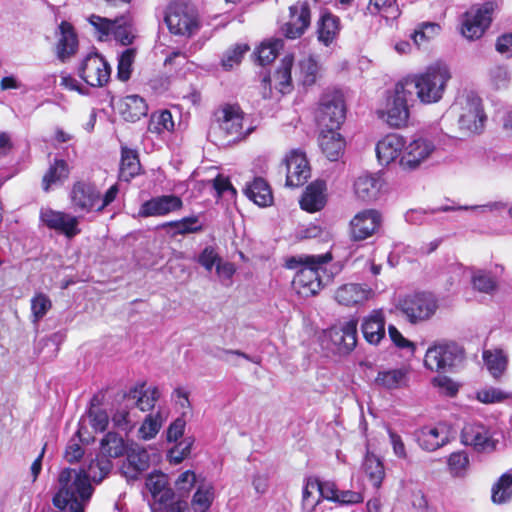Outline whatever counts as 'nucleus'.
Instances as JSON below:
<instances>
[{
    "label": "nucleus",
    "instance_id": "obj_60",
    "mask_svg": "<svg viewBox=\"0 0 512 512\" xmlns=\"http://www.w3.org/2000/svg\"><path fill=\"white\" fill-rule=\"evenodd\" d=\"M146 487L152 496L170 488L167 475L162 472L149 474L146 479Z\"/></svg>",
    "mask_w": 512,
    "mask_h": 512
},
{
    "label": "nucleus",
    "instance_id": "obj_8",
    "mask_svg": "<svg viewBox=\"0 0 512 512\" xmlns=\"http://www.w3.org/2000/svg\"><path fill=\"white\" fill-rule=\"evenodd\" d=\"M164 21L175 35L191 36L199 29L197 12L193 6L176 2L167 7Z\"/></svg>",
    "mask_w": 512,
    "mask_h": 512
},
{
    "label": "nucleus",
    "instance_id": "obj_58",
    "mask_svg": "<svg viewBox=\"0 0 512 512\" xmlns=\"http://www.w3.org/2000/svg\"><path fill=\"white\" fill-rule=\"evenodd\" d=\"M89 23L94 27L97 37L100 41L106 40L112 32L114 20L104 18L98 15H91Z\"/></svg>",
    "mask_w": 512,
    "mask_h": 512
},
{
    "label": "nucleus",
    "instance_id": "obj_40",
    "mask_svg": "<svg viewBox=\"0 0 512 512\" xmlns=\"http://www.w3.org/2000/svg\"><path fill=\"white\" fill-rule=\"evenodd\" d=\"M363 469L372 485L379 488L385 477L384 465L380 458L368 451L363 462Z\"/></svg>",
    "mask_w": 512,
    "mask_h": 512
},
{
    "label": "nucleus",
    "instance_id": "obj_5",
    "mask_svg": "<svg viewBox=\"0 0 512 512\" xmlns=\"http://www.w3.org/2000/svg\"><path fill=\"white\" fill-rule=\"evenodd\" d=\"M438 308L437 300L431 293H415L400 299L395 310H390V316L408 317L409 320H427Z\"/></svg>",
    "mask_w": 512,
    "mask_h": 512
},
{
    "label": "nucleus",
    "instance_id": "obj_64",
    "mask_svg": "<svg viewBox=\"0 0 512 512\" xmlns=\"http://www.w3.org/2000/svg\"><path fill=\"white\" fill-rule=\"evenodd\" d=\"M51 308L50 299L44 294H38L31 300V310L35 318H42Z\"/></svg>",
    "mask_w": 512,
    "mask_h": 512
},
{
    "label": "nucleus",
    "instance_id": "obj_53",
    "mask_svg": "<svg viewBox=\"0 0 512 512\" xmlns=\"http://www.w3.org/2000/svg\"><path fill=\"white\" fill-rule=\"evenodd\" d=\"M90 498H52L57 512H84Z\"/></svg>",
    "mask_w": 512,
    "mask_h": 512
},
{
    "label": "nucleus",
    "instance_id": "obj_59",
    "mask_svg": "<svg viewBox=\"0 0 512 512\" xmlns=\"http://www.w3.org/2000/svg\"><path fill=\"white\" fill-rule=\"evenodd\" d=\"M433 386L439 389V392L448 397H454L459 391V384L446 375H438L432 379Z\"/></svg>",
    "mask_w": 512,
    "mask_h": 512
},
{
    "label": "nucleus",
    "instance_id": "obj_17",
    "mask_svg": "<svg viewBox=\"0 0 512 512\" xmlns=\"http://www.w3.org/2000/svg\"><path fill=\"white\" fill-rule=\"evenodd\" d=\"M182 207V199L175 194L155 196L140 205L138 216L141 218L163 217L181 210Z\"/></svg>",
    "mask_w": 512,
    "mask_h": 512
},
{
    "label": "nucleus",
    "instance_id": "obj_18",
    "mask_svg": "<svg viewBox=\"0 0 512 512\" xmlns=\"http://www.w3.org/2000/svg\"><path fill=\"white\" fill-rule=\"evenodd\" d=\"M40 220L49 229L55 230L69 239L81 232L78 227V217L65 212L55 211L51 208L41 209Z\"/></svg>",
    "mask_w": 512,
    "mask_h": 512
},
{
    "label": "nucleus",
    "instance_id": "obj_22",
    "mask_svg": "<svg viewBox=\"0 0 512 512\" xmlns=\"http://www.w3.org/2000/svg\"><path fill=\"white\" fill-rule=\"evenodd\" d=\"M150 456L147 450L137 444H131L126 452V462L122 469L126 476L137 478L149 468Z\"/></svg>",
    "mask_w": 512,
    "mask_h": 512
},
{
    "label": "nucleus",
    "instance_id": "obj_46",
    "mask_svg": "<svg viewBox=\"0 0 512 512\" xmlns=\"http://www.w3.org/2000/svg\"><path fill=\"white\" fill-rule=\"evenodd\" d=\"M164 422V418L160 411L148 414L142 422L138 433L143 440L153 439L160 431Z\"/></svg>",
    "mask_w": 512,
    "mask_h": 512
},
{
    "label": "nucleus",
    "instance_id": "obj_24",
    "mask_svg": "<svg viewBox=\"0 0 512 512\" xmlns=\"http://www.w3.org/2000/svg\"><path fill=\"white\" fill-rule=\"evenodd\" d=\"M58 29L59 39L56 47V53L58 59L65 62L77 52L78 38L74 27L67 21H62Z\"/></svg>",
    "mask_w": 512,
    "mask_h": 512
},
{
    "label": "nucleus",
    "instance_id": "obj_6",
    "mask_svg": "<svg viewBox=\"0 0 512 512\" xmlns=\"http://www.w3.org/2000/svg\"><path fill=\"white\" fill-rule=\"evenodd\" d=\"M214 116L215 121L210 127V136L214 135L228 143L241 138L243 116L238 106L226 105L217 110Z\"/></svg>",
    "mask_w": 512,
    "mask_h": 512
},
{
    "label": "nucleus",
    "instance_id": "obj_20",
    "mask_svg": "<svg viewBox=\"0 0 512 512\" xmlns=\"http://www.w3.org/2000/svg\"><path fill=\"white\" fill-rule=\"evenodd\" d=\"M461 441L465 445L473 446L478 452L495 448L489 430L481 423L465 424L461 431Z\"/></svg>",
    "mask_w": 512,
    "mask_h": 512
},
{
    "label": "nucleus",
    "instance_id": "obj_13",
    "mask_svg": "<svg viewBox=\"0 0 512 512\" xmlns=\"http://www.w3.org/2000/svg\"><path fill=\"white\" fill-rule=\"evenodd\" d=\"M435 150L432 141L426 138H417L404 145L399 159L401 168L405 171H414L427 161Z\"/></svg>",
    "mask_w": 512,
    "mask_h": 512
},
{
    "label": "nucleus",
    "instance_id": "obj_14",
    "mask_svg": "<svg viewBox=\"0 0 512 512\" xmlns=\"http://www.w3.org/2000/svg\"><path fill=\"white\" fill-rule=\"evenodd\" d=\"M110 66L107 61L97 53L85 57L79 67V76L91 87H101L110 78Z\"/></svg>",
    "mask_w": 512,
    "mask_h": 512
},
{
    "label": "nucleus",
    "instance_id": "obj_4",
    "mask_svg": "<svg viewBox=\"0 0 512 512\" xmlns=\"http://www.w3.org/2000/svg\"><path fill=\"white\" fill-rule=\"evenodd\" d=\"M358 322H338L323 330L320 337L324 349L334 354L350 353L357 344Z\"/></svg>",
    "mask_w": 512,
    "mask_h": 512
},
{
    "label": "nucleus",
    "instance_id": "obj_31",
    "mask_svg": "<svg viewBox=\"0 0 512 512\" xmlns=\"http://www.w3.org/2000/svg\"><path fill=\"white\" fill-rule=\"evenodd\" d=\"M340 31V19L330 12L321 15L317 23L318 41L329 46L337 37Z\"/></svg>",
    "mask_w": 512,
    "mask_h": 512
},
{
    "label": "nucleus",
    "instance_id": "obj_39",
    "mask_svg": "<svg viewBox=\"0 0 512 512\" xmlns=\"http://www.w3.org/2000/svg\"><path fill=\"white\" fill-rule=\"evenodd\" d=\"M406 382L407 370L403 368L379 371L375 378L376 385L388 390L398 389L405 386Z\"/></svg>",
    "mask_w": 512,
    "mask_h": 512
},
{
    "label": "nucleus",
    "instance_id": "obj_56",
    "mask_svg": "<svg viewBox=\"0 0 512 512\" xmlns=\"http://www.w3.org/2000/svg\"><path fill=\"white\" fill-rule=\"evenodd\" d=\"M249 50V46L246 44H237L232 49L226 51L222 58V66L226 69H232L235 65H238L244 54Z\"/></svg>",
    "mask_w": 512,
    "mask_h": 512
},
{
    "label": "nucleus",
    "instance_id": "obj_52",
    "mask_svg": "<svg viewBox=\"0 0 512 512\" xmlns=\"http://www.w3.org/2000/svg\"><path fill=\"white\" fill-rule=\"evenodd\" d=\"M135 55V49L128 48L118 56L117 77L119 80L127 81L130 79Z\"/></svg>",
    "mask_w": 512,
    "mask_h": 512
},
{
    "label": "nucleus",
    "instance_id": "obj_44",
    "mask_svg": "<svg viewBox=\"0 0 512 512\" xmlns=\"http://www.w3.org/2000/svg\"><path fill=\"white\" fill-rule=\"evenodd\" d=\"M483 360L493 377L499 378L507 368L508 359L503 350H485Z\"/></svg>",
    "mask_w": 512,
    "mask_h": 512
},
{
    "label": "nucleus",
    "instance_id": "obj_49",
    "mask_svg": "<svg viewBox=\"0 0 512 512\" xmlns=\"http://www.w3.org/2000/svg\"><path fill=\"white\" fill-rule=\"evenodd\" d=\"M283 40L275 39L268 43H262L255 54L257 55V61L260 65L265 66L273 62L278 52L281 48H283Z\"/></svg>",
    "mask_w": 512,
    "mask_h": 512
},
{
    "label": "nucleus",
    "instance_id": "obj_50",
    "mask_svg": "<svg viewBox=\"0 0 512 512\" xmlns=\"http://www.w3.org/2000/svg\"><path fill=\"white\" fill-rule=\"evenodd\" d=\"M174 129V121L172 114L169 110H163L158 113H153L148 126V130L152 133H163L165 131L171 132Z\"/></svg>",
    "mask_w": 512,
    "mask_h": 512
},
{
    "label": "nucleus",
    "instance_id": "obj_26",
    "mask_svg": "<svg viewBox=\"0 0 512 512\" xmlns=\"http://www.w3.org/2000/svg\"><path fill=\"white\" fill-rule=\"evenodd\" d=\"M294 62L292 54L286 55L280 63V66L274 73L272 79L269 76L263 78V84H269V92H271V82L274 83V87L279 90L282 94L289 93L292 86L291 70Z\"/></svg>",
    "mask_w": 512,
    "mask_h": 512
},
{
    "label": "nucleus",
    "instance_id": "obj_11",
    "mask_svg": "<svg viewBox=\"0 0 512 512\" xmlns=\"http://www.w3.org/2000/svg\"><path fill=\"white\" fill-rule=\"evenodd\" d=\"M101 192L95 183L90 181H77L73 184L70 191V201L75 212L88 214L91 212L98 214Z\"/></svg>",
    "mask_w": 512,
    "mask_h": 512
},
{
    "label": "nucleus",
    "instance_id": "obj_54",
    "mask_svg": "<svg viewBox=\"0 0 512 512\" xmlns=\"http://www.w3.org/2000/svg\"><path fill=\"white\" fill-rule=\"evenodd\" d=\"M386 322H362V333L370 344H378L385 337Z\"/></svg>",
    "mask_w": 512,
    "mask_h": 512
},
{
    "label": "nucleus",
    "instance_id": "obj_48",
    "mask_svg": "<svg viewBox=\"0 0 512 512\" xmlns=\"http://www.w3.org/2000/svg\"><path fill=\"white\" fill-rule=\"evenodd\" d=\"M111 35L122 45H130L133 42L130 20L127 16H120L114 19Z\"/></svg>",
    "mask_w": 512,
    "mask_h": 512
},
{
    "label": "nucleus",
    "instance_id": "obj_23",
    "mask_svg": "<svg viewBox=\"0 0 512 512\" xmlns=\"http://www.w3.org/2000/svg\"><path fill=\"white\" fill-rule=\"evenodd\" d=\"M382 188V179L376 174L363 173L353 184L356 197L363 202H371L378 198Z\"/></svg>",
    "mask_w": 512,
    "mask_h": 512
},
{
    "label": "nucleus",
    "instance_id": "obj_55",
    "mask_svg": "<svg viewBox=\"0 0 512 512\" xmlns=\"http://www.w3.org/2000/svg\"><path fill=\"white\" fill-rule=\"evenodd\" d=\"M455 210L454 207L451 206H441L435 209L425 210V209H411L406 212L405 220L414 225H421L426 222L427 215L435 214L438 212H448Z\"/></svg>",
    "mask_w": 512,
    "mask_h": 512
},
{
    "label": "nucleus",
    "instance_id": "obj_51",
    "mask_svg": "<svg viewBox=\"0 0 512 512\" xmlns=\"http://www.w3.org/2000/svg\"><path fill=\"white\" fill-rule=\"evenodd\" d=\"M193 443L194 439L192 437H186L182 441L176 442L167 452L169 462L172 464L181 463L190 455Z\"/></svg>",
    "mask_w": 512,
    "mask_h": 512
},
{
    "label": "nucleus",
    "instance_id": "obj_19",
    "mask_svg": "<svg viewBox=\"0 0 512 512\" xmlns=\"http://www.w3.org/2000/svg\"><path fill=\"white\" fill-rule=\"evenodd\" d=\"M289 14V21L281 27V31L287 39L300 38L311 23L309 3L298 1L290 6Z\"/></svg>",
    "mask_w": 512,
    "mask_h": 512
},
{
    "label": "nucleus",
    "instance_id": "obj_16",
    "mask_svg": "<svg viewBox=\"0 0 512 512\" xmlns=\"http://www.w3.org/2000/svg\"><path fill=\"white\" fill-rule=\"evenodd\" d=\"M286 166V186L298 188L303 186L311 176L308 159L301 150H292L284 159Z\"/></svg>",
    "mask_w": 512,
    "mask_h": 512
},
{
    "label": "nucleus",
    "instance_id": "obj_35",
    "mask_svg": "<svg viewBox=\"0 0 512 512\" xmlns=\"http://www.w3.org/2000/svg\"><path fill=\"white\" fill-rule=\"evenodd\" d=\"M419 445L427 451H435L448 442L443 426L424 427L418 435Z\"/></svg>",
    "mask_w": 512,
    "mask_h": 512
},
{
    "label": "nucleus",
    "instance_id": "obj_3",
    "mask_svg": "<svg viewBox=\"0 0 512 512\" xmlns=\"http://www.w3.org/2000/svg\"><path fill=\"white\" fill-rule=\"evenodd\" d=\"M411 95L407 85L398 82L393 91L387 92L384 107L378 110L379 118L394 128L404 126L409 118L408 96Z\"/></svg>",
    "mask_w": 512,
    "mask_h": 512
},
{
    "label": "nucleus",
    "instance_id": "obj_37",
    "mask_svg": "<svg viewBox=\"0 0 512 512\" xmlns=\"http://www.w3.org/2000/svg\"><path fill=\"white\" fill-rule=\"evenodd\" d=\"M130 445L116 432H108L100 442L101 453L109 458H119L126 454Z\"/></svg>",
    "mask_w": 512,
    "mask_h": 512
},
{
    "label": "nucleus",
    "instance_id": "obj_21",
    "mask_svg": "<svg viewBox=\"0 0 512 512\" xmlns=\"http://www.w3.org/2000/svg\"><path fill=\"white\" fill-rule=\"evenodd\" d=\"M405 140L398 134H388L376 144V155L381 165H389L401 157Z\"/></svg>",
    "mask_w": 512,
    "mask_h": 512
},
{
    "label": "nucleus",
    "instance_id": "obj_42",
    "mask_svg": "<svg viewBox=\"0 0 512 512\" xmlns=\"http://www.w3.org/2000/svg\"><path fill=\"white\" fill-rule=\"evenodd\" d=\"M161 228L171 227L174 228V235H186L190 233H198L203 231L204 226L199 221V217L196 215H192L189 217H184L180 220L165 222L160 225Z\"/></svg>",
    "mask_w": 512,
    "mask_h": 512
},
{
    "label": "nucleus",
    "instance_id": "obj_43",
    "mask_svg": "<svg viewBox=\"0 0 512 512\" xmlns=\"http://www.w3.org/2000/svg\"><path fill=\"white\" fill-rule=\"evenodd\" d=\"M214 501V488L211 484H200L191 499L194 512H207Z\"/></svg>",
    "mask_w": 512,
    "mask_h": 512
},
{
    "label": "nucleus",
    "instance_id": "obj_62",
    "mask_svg": "<svg viewBox=\"0 0 512 512\" xmlns=\"http://www.w3.org/2000/svg\"><path fill=\"white\" fill-rule=\"evenodd\" d=\"M221 261V258L216 253L212 246H207L198 256V263L206 270L211 271L214 266Z\"/></svg>",
    "mask_w": 512,
    "mask_h": 512
},
{
    "label": "nucleus",
    "instance_id": "obj_28",
    "mask_svg": "<svg viewBox=\"0 0 512 512\" xmlns=\"http://www.w3.org/2000/svg\"><path fill=\"white\" fill-rule=\"evenodd\" d=\"M127 397L135 401V406L139 410L146 412L154 408L160 393L157 387L146 388V383L143 382L131 388Z\"/></svg>",
    "mask_w": 512,
    "mask_h": 512
},
{
    "label": "nucleus",
    "instance_id": "obj_47",
    "mask_svg": "<svg viewBox=\"0 0 512 512\" xmlns=\"http://www.w3.org/2000/svg\"><path fill=\"white\" fill-rule=\"evenodd\" d=\"M318 478L310 476L306 479L302 492V509L305 512H313L320 503V498L316 495Z\"/></svg>",
    "mask_w": 512,
    "mask_h": 512
},
{
    "label": "nucleus",
    "instance_id": "obj_25",
    "mask_svg": "<svg viewBox=\"0 0 512 512\" xmlns=\"http://www.w3.org/2000/svg\"><path fill=\"white\" fill-rule=\"evenodd\" d=\"M339 129H321L319 146L330 161H337L344 152L345 140L338 132Z\"/></svg>",
    "mask_w": 512,
    "mask_h": 512
},
{
    "label": "nucleus",
    "instance_id": "obj_15",
    "mask_svg": "<svg viewBox=\"0 0 512 512\" xmlns=\"http://www.w3.org/2000/svg\"><path fill=\"white\" fill-rule=\"evenodd\" d=\"M382 215L376 209L358 212L350 221V238L353 241L365 240L381 228Z\"/></svg>",
    "mask_w": 512,
    "mask_h": 512
},
{
    "label": "nucleus",
    "instance_id": "obj_41",
    "mask_svg": "<svg viewBox=\"0 0 512 512\" xmlns=\"http://www.w3.org/2000/svg\"><path fill=\"white\" fill-rule=\"evenodd\" d=\"M496 274L497 271L493 274L487 270H475L471 277L473 288L481 293L493 294L498 287Z\"/></svg>",
    "mask_w": 512,
    "mask_h": 512
},
{
    "label": "nucleus",
    "instance_id": "obj_1",
    "mask_svg": "<svg viewBox=\"0 0 512 512\" xmlns=\"http://www.w3.org/2000/svg\"><path fill=\"white\" fill-rule=\"evenodd\" d=\"M451 78L448 66L442 62H436L411 80H405L407 89L415 88L421 102L430 104L438 102L444 93L446 84Z\"/></svg>",
    "mask_w": 512,
    "mask_h": 512
},
{
    "label": "nucleus",
    "instance_id": "obj_57",
    "mask_svg": "<svg viewBox=\"0 0 512 512\" xmlns=\"http://www.w3.org/2000/svg\"><path fill=\"white\" fill-rule=\"evenodd\" d=\"M439 31L440 26L437 23L423 22L414 30L410 37L413 39L414 44L418 46L420 44L419 41L432 39Z\"/></svg>",
    "mask_w": 512,
    "mask_h": 512
},
{
    "label": "nucleus",
    "instance_id": "obj_12",
    "mask_svg": "<svg viewBox=\"0 0 512 512\" xmlns=\"http://www.w3.org/2000/svg\"><path fill=\"white\" fill-rule=\"evenodd\" d=\"M486 115L482 107L481 99L470 94L466 97L459 115V128L467 134L480 133L484 128Z\"/></svg>",
    "mask_w": 512,
    "mask_h": 512
},
{
    "label": "nucleus",
    "instance_id": "obj_27",
    "mask_svg": "<svg viewBox=\"0 0 512 512\" xmlns=\"http://www.w3.org/2000/svg\"><path fill=\"white\" fill-rule=\"evenodd\" d=\"M371 292L365 285L358 283H347L335 291V300L343 306H356L368 299Z\"/></svg>",
    "mask_w": 512,
    "mask_h": 512
},
{
    "label": "nucleus",
    "instance_id": "obj_63",
    "mask_svg": "<svg viewBox=\"0 0 512 512\" xmlns=\"http://www.w3.org/2000/svg\"><path fill=\"white\" fill-rule=\"evenodd\" d=\"M338 488L336 484L332 481H320L318 479V486H317V494L320 498V501L322 499H326L332 502H335L338 497Z\"/></svg>",
    "mask_w": 512,
    "mask_h": 512
},
{
    "label": "nucleus",
    "instance_id": "obj_30",
    "mask_svg": "<svg viewBox=\"0 0 512 512\" xmlns=\"http://www.w3.org/2000/svg\"><path fill=\"white\" fill-rule=\"evenodd\" d=\"M152 498V512H185L187 509L185 501L175 500V493L171 487L153 495Z\"/></svg>",
    "mask_w": 512,
    "mask_h": 512
},
{
    "label": "nucleus",
    "instance_id": "obj_10",
    "mask_svg": "<svg viewBox=\"0 0 512 512\" xmlns=\"http://www.w3.org/2000/svg\"><path fill=\"white\" fill-rule=\"evenodd\" d=\"M496 9L497 3L494 1H488L481 6L472 7L463 15L462 35L469 40L480 38L490 26L492 14Z\"/></svg>",
    "mask_w": 512,
    "mask_h": 512
},
{
    "label": "nucleus",
    "instance_id": "obj_38",
    "mask_svg": "<svg viewBox=\"0 0 512 512\" xmlns=\"http://www.w3.org/2000/svg\"><path fill=\"white\" fill-rule=\"evenodd\" d=\"M70 169L68 163L63 159H54L47 172L43 176L42 185L48 191L53 184L62 183L68 178Z\"/></svg>",
    "mask_w": 512,
    "mask_h": 512
},
{
    "label": "nucleus",
    "instance_id": "obj_61",
    "mask_svg": "<svg viewBox=\"0 0 512 512\" xmlns=\"http://www.w3.org/2000/svg\"><path fill=\"white\" fill-rule=\"evenodd\" d=\"M469 465V458L465 452H453L448 458V467L455 476L462 475Z\"/></svg>",
    "mask_w": 512,
    "mask_h": 512
},
{
    "label": "nucleus",
    "instance_id": "obj_2",
    "mask_svg": "<svg viewBox=\"0 0 512 512\" xmlns=\"http://www.w3.org/2000/svg\"><path fill=\"white\" fill-rule=\"evenodd\" d=\"M332 260L329 253L305 256V264L297 271L292 280V287L302 297L316 295L323 287L324 265Z\"/></svg>",
    "mask_w": 512,
    "mask_h": 512
},
{
    "label": "nucleus",
    "instance_id": "obj_45",
    "mask_svg": "<svg viewBox=\"0 0 512 512\" xmlns=\"http://www.w3.org/2000/svg\"><path fill=\"white\" fill-rule=\"evenodd\" d=\"M491 499L495 504H503L512 498V474H502L492 487Z\"/></svg>",
    "mask_w": 512,
    "mask_h": 512
},
{
    "label": "nucleus",
    "instance_id": "obj_7",
    "mask_svg": "<svg viewBox=\"0 0 512 512\" xmlns=\"http://www.w3.org/2000/svg\"><path fill=\"white\" fill-rule=\"evenodd\" d=\"M465 357L462 346L456 342H443L430 346L424 356V366L432 372H444L451 369Z\"/></svg>",
    "mask_w": 512,
    "mask_h": 512
},
{
    "label": "nucleus",
    "instance_id": "obj_29",
    "mask_svg": "<svg viewBox=\"0 0 512 512\" xmlns=\"http://www.w3.org/2000/svg\"><path fill=\"white\" fill-rule=\"evenodd\" d=\"M119 109L124 120L129 122H136L148 113L145 99L136 94L125 96L120 102Z\"/></svg>",
    "mask_w": 512,
    "mask_h": 512
},
{
    "label": "nucleus",
    "instance_id": "obj_9",
    "mask_svg": "<svg viewBox=\"0 0 512 512\" xmlns=\"http://www.w3.org/2000/svg\"><path fill=\"white\" fill-rule=\"evenodd\" d=\"M346 117L343 94L340 91L324 93L320 99L316 119L322 129H340Z\"/></svg>",
    "mask_w": 512,
    "mask_h": 512
},
{
    "label": "nucleus",
    "instance_id": "obj_32",
    "mask_svg": "<svg viewBox=\"0 0 512 512\" xmlns=\"http://www.w3.org/2000/svg\"><path fill=\"white\" fill-rule=\"evenodd\" d=\"M245 195L260 207L272 204L273 195L269 184L261 177H256L244 189Z\"/></svg>",
    "mask_w": 512,
    "mask_h": 512
},
{
    "label": "nucleus",
    "instance_id": "obj_33",
    "mask_svg": "<svg viewBox=\"0 0 512 512\" xmlns=\"http://www.w3.org/2000/svg\"><path fill=\"white\" fill-rule=\"evenodd\" d=\"M324 189L323 182L316 181L308 185L300 200L301 208L308 212L321 210L325 205Z\"/></svg>",
    "mask_w": 512,
    "mask_h": 512
},
{
    "label": "nucleus",
    "instance_id": "obj_36",
    "mask_svg": "<svg viewBox=\"0 0 512 512\" xmlns=\"http://www.w3.org/2000/svg\"><path fill=\"white\" fill-rule=\"evenodd\" d=\"M297 77L303 87L313 86L320 77L321 67L313 56L301 59L297 64Z\"/></svg>",
    "mask_w": 512,
    "mask_h": 512
},
{
    "label": "nucleus",
    "instance_id": "obj_34",
    "mask_svg": "<svg viewBox=\"0 0 512 512\" xmlns=\"http://www.w3.org/2000/svg\"><path fill=\"white\" fill-rule=\"evenodd\" d=\"M141 164L136 150L122 147L121 161L119 168V179L129 182L135 176L139 175Z\"/></svg>",
    "mask_w": 512,
    "mask_h": 512
}]
</instances>
